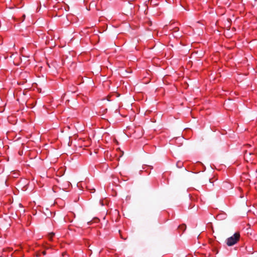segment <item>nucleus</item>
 Here are the masks:
<instances>
[{
    "mask_svg": "<svg viewBox=\"0 0 257 257\" xmlns=\"http://www.w3.org/2000/svg\"><path fill=\"white\" fill-rule=\"evenodd\" d=\"M23 18H24H24H25V15H24L23 16Z\"/></svg>",
    "mask_w": 257,
    "mask_h": 257,
    "instance_id": "7",
    "label": "nucleus"
},
{
    "mask_svg": "<svg viewBox=\"0 0 257 257\" xmlns=\"http://www.w3.org/2000/svg\"><path fill=\"white\" fill-rule=\"evenodd\" d=\"M247 155V153H245V156H246V155Z\"/></svg>",
    "mask_w": 257,
    "mask_h": 257,
    "instance_id": "9",
    "label": "nucleus"
},
{
    "mask_svg": "<svg viewBox=\"0 0 257 257\" xmlns=\"http://www.w3.org/2000/svg\"><path fill=\"white\" fill-rule=\"evenodd\" d=\"M119 233L120 237H121V238L122 239L125 240L127 238V235H126L125 234L123 233L120 230H119Z\"/></svg>",
    "mask_w": 257,
    "mask_h": 257,
    "instance_id": "2",
    "label": "nucleus"
},
{
    "mask_svg": "<svg viewBox=\"0 0 257 257\" xmlns=\"http://www.w3.org/2000/svg\"><path fill=\"white\" fill-rule=\"evenodd\" d=\"M186 226L185 225H182L179 226V228L185 230L186 229Z\"/></svg>",
    "mask_w": 257,
    "mask_h": 257,
    "instance_id": "4",
    "label": "nucleus"
},
{
    "mask_svg": "<svg viewBox=\"0 0 257 257\" xmlns=\"http://www.w3.org/2000/svg\"><path fill=\"white\" fill-rule=\"evenodd\" d=\"M41 252H37V254H36V256L37 257L40 256L41 255Z\"/></svg>",
    "mask_w": 257,
    "mask_h": 257,
    "instance_id": "5",
    "label": "nucleus"
},
{
    "mask_svg": "<svg viewBox=\"0 0 257 257\" xmlns=\"http://www.w3.org/2000/svg\"><path fill=\"white\" fill-rule=\"evenodd\" d=\"M54 235V233L52 232V233H50L49 235H48V238L50 240H52V238L53 237Z\"/></svg>",
    "mask_w": 257,
    "mask_h": 257,
    "instance_id": "3",
    "label": "nucleus"
},
{
    "mask_svg": "<svg viewBox=\"0 0 257 257\" xmlns=\"http://www.w3.org/2000/svg\"><path fill=\"white\" fill-rule=\"evenodd\" d=\"M41 253L43 254V255H46V251H43Z\"/></svg>",
    "mask_w": 257,
    "mask_h": 257,
    "instance_id": "6",
    "label": "nucleus"
},
{
    "mask_svg": "<svg viewBox=\"0 0 257 257\" xmlns=\"http://www.w3.org/2000/svg\"><path fill=\"white\" fill-rule=\"evenodd\" d=\"M19 252V251H16V253Z\"/></svg>",
    "mask_w": 257,
    "mask_h": 257,
    "instance_id": "8",
    "label": "nucleus"
},
{
    "mask_svg": "<svg viewBox=\"0 0 257 257\" xmlns=\"http://www.w3.org/2000/svg\"><path fill=\"white\" fill-rule=\"evenodd\" d=\"M240 238V232L238 231L236 232L231 236L226 239V243L229 246H232L237 243Z\"/></svg>",
    "mask_w": 257,
    "mask_h": 257,
    "instance_id": "1",
    "label": "nucleus"
}]
</instances>
